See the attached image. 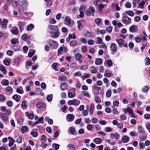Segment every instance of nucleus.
I'll return each mask as SVG.
<instances>
[{
  "instance_id": "nucleus-16",
  "label": "nucleus",
  "mask_w": 150,
  "mask_h": 150,
  "mask_svg": "<svg viewBox=\"0 0 150 150\" xmlns=\"http://www.w3.org/2000/svg\"><path fill=\"white\" fill-rule=\"evenodd\" d=\"M122 140L123 142L124 143H126L128 142H129V139L127 136L125 135L122 137Z\"/></svg>"
},
{
  "instance_id": "nucleus-52",
  "label": "nucleus",
  "mask_w": 150,
  "mask_h": 150,
  "mask_svg": "<svg viewBox=\"0 0 150 150\" xmlns=\"http://www.w3.org/2000/svg\"><path fill=\"white\" fill-rule=\"evenodd\" d=\"M145 4V2L144 1H143L140 3L139 4V6H140V8L142 9L143 8H144V6Z\"/></svg>"
},
{
  "instance_id": "nucleus-1",
  "label": "nucleus",
  "mask_w": 150,
  "mask_h": 150,
  "mask_svg": "<svg viewBox=\"0 0 150 150\" xmlns=\"http://www.w3.org/2000/svg\"><path fill=\"white\" fill-rule=\"evenodd\" d=\"M48 28L50 29L51 36L53 38H57L59 37V33L57 26L50 25Z\"/></svg>"
},
{
  "instance_id": "nucleus-54",
  "label": "nucleus",
  "mask_w": 150,
  "mask_h": 150,
  "mask_svg": "<svg viewBox=\"0 0 150 150\" xmlns=\"http://www.w3.org/2000/svg\"><path fill=\"white\" fill-rule=\"evenodd\" d=\"M127 13L128 15L131 16H133L134 15V13L132 11H127Z\"/></svg>"
},
{
  "instance_id": "nucleus-20",
  "label": "nucleus",
  "mask_w": 150,
  "mask_h": 150,
  "mask_svg": "<svg viewBox=\"0 0 150 150\" xmlns=\"http://www.w3.org/2000/svg\"><path fill=\"white\" fill-rule=\"evenodd\" d=\"M28 106L27 102V101L23 100L21 104V107L23 109H26Z\"/></svg>"
},
{
  "instance_id": "nucleus-17",
  "label": "nucleus",
  "mask_w": 150,
  "mask_h": 150,
  "mask_svg": "<svg viewBox=\"0 0 150 150\" xmlns=\"http://www.w3.org/2000/svg\"><path fill=\"white\" fill-rule=\"evenodd\" d=\"M11 31L13 34L14 35H17L18 32V28L17 27H14L11 30Z\"/></svg>"
},
{
  "instance_id": "nucleus-32",
  "label": "nucleus",
  "mask_w": 150,
  "mask_h": 150,
  "mask_svg": "<svg viewBox=\"0 0 150 150\" xmlns=\"http://www.w3.org/2000/svg\"><path fill=\"white\" fill-rule=\"evenodd\" d=\"M30 134L33 137H37L38 135V132L33 131V130L31 132Z\"/></svg>"
},
{
  "instance_id": "nucleus-26",
  "label": "nucleus",
  "mask_w": 150,
  "mask_h": 150,
  "mask_svg": "<svg viewBox=\"0 0 150 150\" xmlns=\"http://www.w3.org/2000/svg\"><path fill=\"white\" fill-rule=\"evenodd\" d=\"M34 28V25L32 24H30L28 25L27 27V30L28 31H30L32 30Z\"/></svg>"
},
{
  "instance_id": "nucleus-55",
  "label": "nucleus",
  "mask_w": 150,
  "mask_h": 150,
  "mask_svg": "<svg viewBox=\"0 0 150 150\" xmlns=\"http://www.w3.org/2000/svg\"><path fill=\"white\" fill-rule=\"evenodd\" d=\"M6 90L7 92H10L11 93H12L13 91V89L11 87L8 86L6 87Z\"/></svg>"
},
{
  "instance_id": "nucleus-18",
  "label": "nucleus",
  "mask_w": 150,
  "mask_h": 150,
  "mask_svg": "<svg viewBox=\"0 0 150 150\" xmlns=\"http://www.w3.org/2000/svg\"><path fill=\"white\" fill-rule=\"evenodd\" d=\"M67 85L66 82L63 83L60 86V88L62 91L67 89Z\"/></svg>"
},
{
  "instance_id": "nucleus-34",
  "label": "nucleus",
  "mask_w": 150,
  "mask_h": 150,
  "mask_svg": "<svg viewBox=\"0 0 150 150\" xmlns=\"http://www.w3.org/2000/svg\"><path fill=\"white\" fill-rule=\"evenodd\" d=\"M119 46L122 45L124 43V41L122 39H119L117 40H116Z\"/></svg>"
},
{
  "instance_id": "nucleus-40",
  "label": "nucleus",
  "mask_w": 150,
  "mask_h": 150,
  "mask_svg": "<svg viewBox=\"0 0 150 150\" xmlns=\"http://www.w3.org/2000/svg\"><path fill=\"white\" fill-rule=\"evenodd\" d=\"M111 94V90L110 89H108L106 92V96L107 97H109L110 96Z\"/></svg>"
},
{
  "instance_id": "nucleus-41",
  "label": "nucleus",
  "mask_w": 150,
  "mask_h": 150,
  "mask_svg": "<svg viewBox=\"0 0 150 150\" xmlns=\"http://www.w3.org/2000/svg\"><path fill=\"white\" fill-rule=\"evenodd\" d=\"M107 64L108 65L109 67H111L113 65L112 61L110 59L107 60Z\"/></svg>"
},
{
  "instance_id": "nucleus-49",
  "label": "nucleus",
  "mask_w": 150,
  "mask_h": 150,
  "mask_svg": "<svg viewBox=\"0 0 150 150\" xmlns=\"http://www.w3.org/2000/svg\"><path fill=\"white\" fill-rule=\"evenodd\" d=\"M28 129V128L26 126H23L22 127L21 130L22 133H23V132H24L27 130Z\"/></svg>"
},
{
  "instance_id": "nucleus-15",
  "label": "nucleus",
  "mask_w": 150,
  "mask_h": 150,
  "mask_svg": "<svg viewBox=\"0 0 150 150\" xmlns=\"http://www.w3.org/2000/svg\"><path fill=\"white\" fill-rule=\"evenodd\" d=\"M137 131L139 133L142 134H144L145 132L144 129L141 126H139L138 127Z\"/></svg>"
},
{
  "instance_id": "nucleus-33",
  "label": "nucleus",
  "mask_w": 150,
  "mask_h": 150,
  "mask_svg": "<svg viewBox=\"0 0 150 150\" xmlns=\"http://www.w3.org/2000/svg\"><path fill=\"white\" fill-rule=\"evenodd\" d=\"M0 70L4 74H6L7 73L6 70L3 66H0Z\"/></svg>"
},
{
  "instance_id": "nucleus-39",
  "label": "nucleus",
  "mask_w": 150,
  "mask_h": 150,
  "mask_svg": "<svg viewBox=\"0 0 150 150\" xmlns=\"http://www.w3.org/2000/svg\"><path fill=\"white\" fill-rule=\"evenodd\" d=\"M18 42V39L16 38H13L11 40V43L12 44H16Z\"/></svg>"
},
{
  "instance_id": "nucleus-46",
  "label": "nucleus",
  "mask_w": 150,
  "mask_h": 150,
  "mask_svg": "<svg viewBox=\"0 0 150 150\" xmlns=\"http://www.w3.org/2000/svg\"><path fill=\"white\" fill-rule=\"evenodd\" d=\"M149 90L148 87L147 86H144L142 88V91L145 93H146Z\"/></svg>"
},
{
  "instance_id": "nucleus-63",
  "label": "nucleus",
  "mask_w": 150,
  "mask_h": 150,
  "mask_svg": "<svg viewBox=\"0 0 150 150\" xmlns=\"http://www.w3.org/2000/svg\"><path fill=\"white\" fill-rule=\"evenodd\" d=\"M93 126L92 125H88L87 126V129L89 130H91L93 129Z\"/></svg>"
},
{
  "instance_id": "nucleus-28",
  "label": "nucleus",
  "mask_w": 150,
  "mask_h": 150,
  "mask_svg": "<svg viewBox=\"0 0 150 150\" xmlns=\"http://www.w3.org/2000/svg\"><path fill=\"white\" fill-rule=\"evenodd\" d=\"M35 50H30L28 54V56L29 57H31L35 54Z\"/></svg>"
},
{
  "instance_id": "nucleus-6",
  "label": "nucleus",
  "mask_w": 150,
  "mask_h": 150,
  "mask_svg": "<svg viewBox=\"0 0 150 150\" xmlns=\"http://www.w3.org/2000/svg\"><path fill=\"white\" fill-rule=\"evenodd\" d=\"M138 30V27L136 25H133L129 28V31L131 32L135 33Z\"/></svg>"
},
{
  "instance_id": "nucleus-62",
  "label": "nucleus",
  "mask_w": 150,
  "mask_h": 150,
  "mask_svg": "<svg viewBox=\"0 0 150 150\" xmlns=\"http://www.w3.org/2000/svg\"><path fill=\"white\" fill-rule=\"evenodd\" d=\"M22 141V138L19 136L16 140V142L19 143H21Z\"/></svg>"
},
{
  "instance_id": "nucleus-64",
  "label": "nucleus",
  "mask_w": 150,
  "mask_h": 150,
  "mask_svg": "<svg viewBox=\"0 0 150 150\" xmlns=\"http://www.w3.org/2000/svg\"><path fill=\"white\" fill-rule=\"evenodd\" d=\"M28 36L27 35L24 34L22 36V38L23 40H26L28 38Z\"/></svg>"
},
{
  "instance_id": "nucleus-4",
  "label": "nucleus",
  "mask_w": 150,
  "mask_h": 150,
  "mask_svg": "<svg viewBox=\"0 0 150 150\" xmlns=\"http://www.w3.org/2000/svg\"><path fill=\"white\" fill-rule=\"evenodd\" d=\"M65 20L67 23V24L68 26L71 27L74 25V22L73 21H71L70 18L69 17H66Z\"/></svg>"
},
{
  "instance_id": "nucleus-7",
  "label": "nucleus",
  "mask_w": 150,
  "mask_h": 150,
  "mask_svg": "<svg viewBox=\"0 0 150 150\" xmlns=\"http://www.w3.org/2000/svg\"><path fill=\"white\" fill-rule=\"evenodd\" d=\"M68 132L73 135H76L77 134V132L74 127H71L69 129Z\"/></svg>"
},
{
  "instance_id": "nucleus-59",
  "label": "nucleus",
  "mask_w": 150,
  "mask_h": 150,
  "mask_svg": "<svg viewBox=\"0 0 150 150\" xmlns=\"http://www.w3.org/2000/svg\"><path fill=\"white\" fill-rule=\"evenodd\" d=\"M95 101L97 103H99L101 102V100L98 97H96L95 98Z\"/></svg>"
},
{
  "instance_id": "nucleus-50",
  "label": "nucleus",
  "mask_w": 150,
  "mask_h": 150,
  "mask_svg": "<svg viewBox=\"0 0 150 150\" xmlns=\"http://www.w3.org/2000/svg\"><path fill=\"white\" fill-rule=\"evenodd\" d=\"M4 63L6 66H9L10 64V61L6 59H4Z\"/></svg>"
},
{
  "instance_id": "nucleus-27",
  "label": "nucleus",
  "mask_w": 150,
  "mask_h": 150,
  "mask_svg": "<svg viewBox=\"0 0 150 150\" xmlns=\"http://www.w3.org/2000/svg\"><path fill=\"white\" fill-rule=\"evenodd\" d=\"M69 44L70 46H73L75 45H77L78 43L77 41L73 40L70 42Z\"/></svg>"
},
{
  "instance_id": "nucleus-47",
  "label": "nucleus",
  "mask_w": 150,
  "mask_h": 150,
  "mask_svg": "<svg viewBox=\"0 0 150 150\" xmlns=\"http://www.w3.org/2000/svg\"><path fill=\"white\" fill-rule=\"evenodd\" d=\"M88 68V66L86 65L81 66L80 67V69L83 70H86Z\"/></svg>"
},
{
  "instance_id": "nucleus-29",
  "label": "nucleus",
  "mask_w": 150,
  "mask_h": 150,
  "mask_svg": "<svg viewBox=\"0 0 150 150\" xmlns=\"http://www.w3.org/2000/svg\"><path fill=\"white\" fill-rule=\"evenodd\" d=\"M94 109V105L93 104H91L89 109L91 115L93 114Z\"/></svg>"
},
{
  "instance_id": "nucleus-12",
  "label": "nucleus",
  "mask_w": 150,
  "mask_h": 150,
  "mask_svg": "<svg viewBox=\"0 0 150 150\" xmlns=\"http://www.w3.org/2000/svg\"><path fill=\"white\" fill-rule=\"evenodd\" d=\"M1 116L2 119L3 121H6L8 119V117L5 113H1Z\"/></svg>"
},
{
  "instance_id": "nucleus-24",
  "label": "nucleus",
  "mask_w": 150,
  "mask_h": 150,
  "mask_svg": "<svg viewBox=\"0 0 150 150\" xmlns=\"http://www.w3.org/2000/svg\"><path fill=\"white\" fill-rule=\"evenodd\" d=\"M67 147L69 149V150H75L76 149L75 146L71 144L68 145Z\"/></svg>"
},
{
  "instance_id": "nucleus-3",
  "label": "nucleus",
  "mask_w": 150,
  "mask_h": 150,
  "mask_svg": "<svg viewBox=\"0 0 150 150\" xmlns=\"http://www.w3.org/2000/svg\"><path fill=\"white\" fill-rule=\"evenodd\" d=\"M131 19L126 16H123L122 18V21L124 24L128 25L131 23Z\"/></svg>"
},
{
  "instance_id": "nucleus-36",
  "label": "nucleus",
  "mask_w": 150,
  "mask_h": 150,
  "mask_svg": "<svg viewBox=\"0 0 150 150\" xmlns=\"http://www.w3.org/2000/svg\"><path fill=\"white\" fill-rule=\"evenodd\" d=\"M13 50L15 51L18 50L19 49L20 47L18 45H15L12 46Z\"/></svg>"
},
{
  "instance_id": "nucleus-57",
  "label": "nucleus",
  "mask_w": 150,
  "mask_h": 150,
  "mask_svg": "<svg viewBox=\"0 0 150 150\" xmlns=\"http://www.w3.org/2000/svg\"><path fill=\"white\" fill-rule=\"evenodd\" d=\"M23 120L22 118H19L17 121L18 123L20 125H22L23 124Z\"/></svg>"
},
{
  "instance_id": "nucleus-35",
  "label": "nucleus",
  "mask_w": 150,
  "mask_h": 150,
  "mask_svg": "<svg viewBox=\"0 0 150 150\" xmlns=\"http://www.w3.org/2000/svg\"><path fill=\"white\" fill-rule=\"evenodd\" d=\"M6 99V98L4 95L0 94V102H3Z\"/></svg>"
},
{
  "instance_id": "nucleus-13",
  "label": "nucleus",
  "mask_w": 150,
  "mask_h": 150,
  "mask_svg": "<svg viewBox=\"0 0 150 150\" xmlns=\"http://www.w3.org/2000/svg\"><path fill=\"white\" fill-rule=\"evenodd\" d=\"M21 97L17 94H15L12 96V98L17 102H19L20 100Z\"/></svg>"
},
{
  "instance_id": "nucleus-45",
  "label": "nucleus",
  "mask_w": 150,
  "mask_h": 150,
  "mask_svg": "<svg viewBox=\"0 0 150 150\" xmlns=\"http://www.w3.org/2000/svg\"><path fill=\"white\" fill-rule=\"evenodd\" d=\"M21 61V59L20 58L17 57L14 60V61L15 63L18 64L20 63Z\"/></svg>"
},
{
  "instance_id": "nucleus-51",
  "label": "nucleus",
  "mask_w": 150,
  "mask_h": 150,
  "mask_svg": "<svg viewBox=\"0 0 150 150\" xmlns=\"http://www.w3.org/2000/svg\"><path fill=\"white\" fill-rule=\"evenodd\" d=\"M112 108H113V113L115 115L118 114V112L116 108H115L114 106H112Z\"/></svg>"
},
{
  "instance_id": "nucleus-30",
  "label": "nucleus",
  "mask_w": 150,
  "mask_h": 150,
  "mask_svg": "<svg viewBox=\"0 0 150 150\" xmlns=\"http://www.w3.org/2000/svg\"><path fill=\"white\" fill-rule=\"evenodd\" d=\"M94 5L97 7L102 3L100 0H94Z\"/></svg>"
},
{
  "instance_id": "nucleus-10",
  "label": "nucleus",
  "mask_w": 150,
  "mask_h": 150,
  "mask_svg": "<svg viewBox=\"0 0 150 150\" xmlns=\"http://www.w3.org/2000/svg\"><path fill=\"white\" fill-rule=\"evenodd\" d=\"M36 106L38 108H43L46 107V105L42 102H38L36 104Z\"/></svg>"
},
{
  "instance_id": "nucleus-11",
  "label": "nucleus",
  "mask_w": 150,
  "mask_h": 150,
  "mask_svg": "<svg viewBox=\"0 0 150 150\" xmlns=\"http://www.w3.org/2000/svg\"><path fill=\"white\" fill-rule=\"evenodd\" d=\"M110 48L112 51H116L117 49V46L114 43H112L110 45Z\"/></svg>"
},
{
  "instance_id": "nucleus-53",
  "label": "nucleus",
  "mask_w": 150,
  "mask_h": 150,
  "mask_svg": "<svg viewBox=\"0 0 150 150\" xmlns=\"http://www.w3.org/2000/svg\"><path fill=\"white\" fill-rule=\"evenodd\" d=\"M127 110L129 114H131L133 112L132 110L131 109V108L130 107H128L127 108Z\"/></svg>"
},
{
  "instance_id": "nucleus-9",
  "label": "nucleus",
  "mask_w": 150,
  "mask_h": 150,
  "mask_svg": "<svg viewBox=\"0 0 150 150\" xmlns=\"http://www.w3.org/2000/svg\"><path fill=\"white\" fill-rule=\"evenodd\" d=\"M25 24V23H22L21 21H19L18 23V25L19 26L20 31L21 32L23 30L24 25Z\"/></svg>"
},
{
  "instance_id": "nucleus-8",
  "label": "nucleus",
  "mask_w": 150,
  "mask_h": 150,
  "mask_svg": "<svg viewBox=\"0 0 150 150\" xmlns=\"http://www.w3.org/2000/svg\"><path fill=\"white\" fill-rule=\"evenodd\" d=\"M74 116L73 114H68L67 115V118L68 119L67 121L69 122H71L73 121L74 119Z\"/></svg>"
},
{
  "instance_id": "nucleus-58",
  "label": "nucleus",
  "mask_w": 150,
  "mask_h": 150,
  "mask_svg": "<svg viewBox=\"0 0 150 150\" xmlns=\"http://www.w3.org/2000/svg\"><path fill=\"white\" fill-rule=\"evenodd\" d=\"M99 123L102 125H105L106 124V122L105 120H100L99 121Z\"/></svg>"
},
{
  "instance_id": "nucleus-42",
  "label": "nucleus",
  "mask_w": 150,
  "mask_h": 150,
  "mask_svg": "<svg viewBox=\"0 0 150 150\" xmlns=\"http://www.w3.org/2000/svg\"><path fill=\"white\" fill-rule=\"evenodd\" d=\"M98 7L99 10L100 11H101L103 10V8H104V6L101 3L98 6Z\"/></svg>"
},
{
  "instance_id": "nucleus-48",
  "label": "nucleus",
  "mask_w": 150,
  "mask_h": 150,
  "mask_svg": "<svg viewBox=\"0 0 150 150\" xmlns=\"http://www.w3.org/2000/svg\"><path fill=\"white\" fill-rule=\"evenodd\" d=\"M81 58V55L80 54H77L75 56V58L77 60H79Z\"/></svg>"
},
{
  "instance_id": "nucleus-14",
  "label": "nucleus",
  "mask_w": 150,
  "mask_h": 150,
  "mask_svg": "<svg viewBox=\"0 0 150 150\" xmlns=\"http://www.w3.org/2000/svg\"><path fill=\"white\" fill-rule=\"evenodd\" d=\"M8 22V21L6 19H4L2 23L1 27L2 28H5Z\"/></svg>"
},
{
  "instance_id": "nucleus-2",
  "label": "nucleus",
  "mask_w": 150,
  "mask_h": 150,
  "mask_svg": "<svg viewBox=\"0 0 150 150\" xmlns=\"http://www.w3.org/2000/svg\"><path fill=\"white\" fill-rule=\"evenodd\" d=\"M80 103V100L76 99H74L72 100H69L68 101V104L69 105H73L75 106H78L79 105Z\"/></svg>"
},
{
  "instance_id": "nucleus-38",
  "label": "nucleus",
  "mask_w": 150,
  "mask_h": 150,
  "mask_svg": "<svg viewBox=\"0 0 150 150\" xmlns=\"http://www.w3.org/2000/svg\"><path fill=\"white\" fill-rule=\"evenodd\" d=\"M23 89L22 87H21L18 88L16 89V91L17 93H20L22 94L23 93V91H22Z\"/></svg>"
},
{
  "instance_id": "nucleus-23",
  "label": "nucleus",
  "mask_w": 150,
  "mask_h": 150,
  "mask_svg": "<svg viewBox=\"0 0 150 150\" xmlns=\"http://www.w3.org/2000/svg\"><path fill=\"white\" fill-rule=\"evenodd\" d=\"M91 69H92L91 71V72L92 74L96 73L98 70V69L97 68L93 66L91 67Z\"/></svg>"
},
{
  "instance_id": "nucleus-5",
  "label": "nucleus",
  "mask_w": 150,
  "mask_h": 150,
  "mask_svg": "<svg viewBox=\"0 0 150 150\" xmlns=\"http://www.w3.org/2000/svg\"><path fill=\"white\" fill-rule=\"evenodd\" d=\"M51 47L52 49L56 48L57 46V42L53 40H50L48 43Z\"/></svg>"
},
{
  "instance_id": "nucleus-37",
  "label": "nucleus",
  "mask_w": 150,
  "mask_h": 150,
  "mask_svg": "<svg viewBox=\"0 0 150 150\" xmlns=\"http://www.w3.org/2000/svg\"><path fill=\"white\" fill-rule=\"evenodd\" d=\"M84 35L87 37H90L92 36V33L87 30L86 31Z\"/></svg>"
},
{
  "instance_id": "nucleus-56",
  "label": "nucleus",
  "mask_w": 150,
  "mask_h": 150,
  "mask_svg": "<svg viewBox=\"0 0 150 150\" xmlns=\"http://www.w3.org/2000/svg\"><path fill=\"white\" fill-rule=\"evenodd\" d=\"M77 23L78 24V28L79 30H81L83 28V26L80 22L78 21Z\"/></svg>"
},
{
  "instance_id": "nucleus-44",
  "label": "nucleus",
  "mask_w": 150,
  "mask_h": 150,
  "mask_svg": "<svg viewBox=\"0 0 150 150\" xmlns=\"http://www.w3.org/2000/svg\"><path fill=\"white\" fill-rule=\"evenodd\" d=\"M145 61L146 65H149L150 64V59L149 57H147L146 58Z\"/></svg>"
},
{
  "instance_id": "nucleus-22",
  "label": "nucleus",
  "mask_w": 150,
  "mask_h": 150,
  "mask_svg": "<svg viewBox=\"0 0 150 150\" xmlns=\"http://www.w3.org/2000/svg\"><path fill=\"white\" fill-rule=\"evenodd\" d=\"M68 96L69 98H73L74 97L76 96V93L74 91V93H73L70 91H69L68 93Z\"/></svg>"
},
{
  "instance_id": "nucleus-21",
  "label": "nucleus",
  "mask_w": 150,
  "mask_h": 150,
  "mask_svg": "<svg viewBox=\"0 0 150 150\" xmlns=\"http://www.w3.org/2000/svg\"><path fill=\"white\" fill-rule=\"evenodd\" d=\"M93 142L97 144H100L101 143L102 140L99 138H97L93 139Z\"/></svg>"
},
{
  "instance_id": "nucleus-60",
  "label": "nucleus",
  "mask_w": 150,
  "mask_h": 150,
  "mask_svg": "<svg viewBox=\"0 0 150 150\" xmlns=\"http://www.w3.org/2000/svg\"><path fill=\"white\" fill-rule=\"evenodd\" d=\"M89 9L91 11V13H92V16H93L95 10L93 6H91L89 7Z\"/></svg>"
},
{
  "instance_id": "nucleus-61",
  "label": "nucleus",
  "mask_w": 150,
  "mask_h": 150,
  "mask_svg": "<svg viewBox=\"0 0 150 150\" xmlns=\"http://www.w3.org/2000/svg\"><path fill=\"white\" fill-rule=\"evenodd\" d=\"M135 21L136 22H139L140 20V18L139 16H136L134 18Z\"/></svg>"
},
{
  "instance_id": "nucleus-19",
  "label": "nucleus",
  "mask_w": 150,
  "mask_h": 150,
  "mask_svg": "<svg viewBox=\"0 0 150 150\" xmlns=\"http://www.w3.org/2000/svg\"><path fill=\"white\" fill-rule=\"evenodd\" d=\"M103 60L101 58L96 59L95 61V64L96 65H100L102 63Z\"/></svg>"
},
{
  "instance_id": "nucleus-31",
  "label": "nucleus",
  "mask_w": 150,
  "mask_h": 150,
  "mask_svg": "<svg viewBox=\"0 0 150 150\" xmlns=\"http://www.w3.org/2000/svg\"><path fill=\"white\" fill-rule=\"evenodd\" d=\"M58 80L59 81H65L67 80V78L66 76H59Z\"/></svg>"
},
{
  "instance_id": "nucleus-25",
  "label": "nucleus",
  "mask_w": 150,
  "mask_h": 150,
  "mask_svg": "<svg viewBox=\"0 0 150 150\" xmlns=\"http://www.w3.org/2000/svg\"><path fill=\"white\" fill-rule=\"evenodd\" d=\"M53 95L52 94H50L47 96V100L49 102H51L52 100Z\"/></svg>"
},
{
  "instance_id": "nucleus-43",
  "label": "nucleus",
  "mask_w": 150,
  "mask_h": 150,
  "mask_svg": "<svg viewBox=\"0 0 150 150\" xmlns=\"http://www.w3.org/2000/svg\"><path fill=\"white\" fill-rule=\"evenodd\" d=\"M28 124L30 126H34L38 124V122H34L31 121H28Z\"/></svg>"
}]
</instances>
